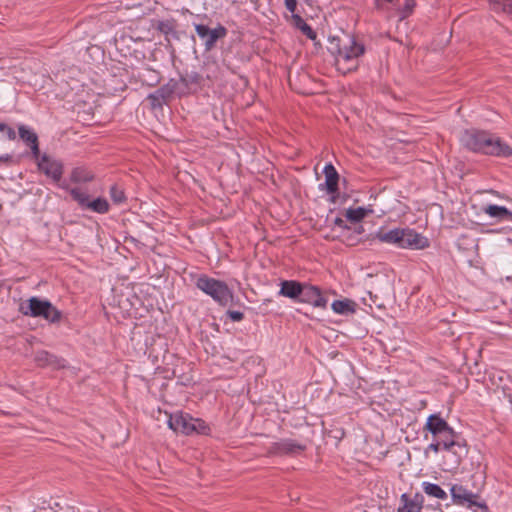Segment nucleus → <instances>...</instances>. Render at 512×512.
<instances>
[{
	"label": "nucleus",
	"instance_id": "a19ab883",
	"mask_svg": "<svg viewBox=\"0 0 512 512\" xmlns=\"http://www.w3.org/2000/svg\"><path fill=\"white\" fill-rule=\"evenodd\" d=\"M423 499H424V497H423V495H422V494H420V493H416V494L414 495V497H413V498H411V502H412V503H416V504H417V506H420V507L422 508Z\"/></svg>",
	"mask_w": 512,
	"mask_h": 512
},
{
	"label": "nucleus",
	"instance_id": "dca6fc26",
	"mask_svg": "<svg viewBox=\"0 0 512 512\" xmlns=\"http://www.w3.org/2000/svg\"><path fill=\"white\" fill-rule=\"evenodd\" d=\"M34 361L39 367H52L62 369L66 367V360L46 350H39L35 353Z\"/></svg>",
	"mask_w": 512,
	"mask_h": 512
},
{
	"label": "nucleus",
	"instance_id": "f257e3e1",
	"mask_svg": "<svg viewBox=\"0 0 512 512\" xmlns=\"http://www.w3.org/2000/svg\"><path fill=\"white\" fill-rule=\"evenodd\" d=\"M461 145L467 150L489 156L509 158L512 147L497 135L475 128L465 129L460 136Z\"/></svg>",
	"mask_w": 512,
	"mask_h": 512
},
{
	"label": "nucleus",
	"instance_id": "c85d7f7f",
	"mask_svg": "<svg viewBox=\"0 0 512 512\" xmlns=\"http://www.w3.org/2000/svg\"><path fill=\"white\" fill-rule=\"evenodd\" d=\"M416 0H401L397 7V14L400 20L408 18L414 11Z\"/></svg>",
	"mask_w": 512,
	"mask_h": 512
},
{
	"label": "nucleus",
	"instance_id": "0eeeda50",
	"mask_svg": "<svg viewBox=\"0 0 512 512\" xmlns=\"http://www.w3.org/2000/svg\"><path fill=\"white\" fill-rule=\"evenodd\" d=\"M36 161L37 169L47 178L51 179L60 188L63 184L62 176L64 173V163L60 159H56L47 153H40L39 158H33Z\"/></svg>",
	"mask_w": 512,
	"mask_h": 512
},
{
	"label": "nucleus",
	"instance_id": "f3484780",
	"mask_svg": "<svg viewBox=\"0 0 512 512\" xmlns=\"http://www.w3.org/2000/svg\"><path fill=\"white\" fill-rule=\"evenodd\" d=\"M433 437L439 434L453 433V428L449 426L447 421L440 414H431L426 421L425 427Z\"/></svg>",
	"mask_w": 512,
	"mask_h": 512
},
{
	"label": "nucleus",
	"instance_id": "de8ad7c7",
	"mask_svg": "<svg viewBox=\"0 0 512 512\" xmlns=\"http://www.w3.org/2000/svg\"><path fill=\"white\" fill-rule=\"evenodd\" d=\"M228 304H231V305H238L239 304V299L238 298H235L233 296V302H229Z\"/></svg>",
	"mask_w": 512,
	"mask_h": 512
},
{
	"label": "nucleus",
	"instance_id": "72a5a7b5",
	"mask_svg": "<svg viewBox=\"0 0 512 512\" xmlns=\"http://www.w3.org/2000/svg\"><path fill=\"white\" fill-rule=\"evenodd\" d=\"M155 93L161 98L162 101H165L166 104L172 100L174 95L165 85L160 86L157 90H155Z\"/></svg>",
	"mask_w": 512,
	"mask_h": 512
},
{
	"label": "nucleus",
	"instance_id": "7ed1b4c3",
	"mask_svg": "<svg viewBox=\"0 0 512 512\" xmlns=\"http://www.w3.org/2000/svg\"><path fill=\"white\" fill-rule=\"evenodd\" d=\"M375 239L393 244L401 249H424L429 246V240L411 228H394L389 231L379 230Z\"/></svg>",
	"mask_w": 512,
	"mask_h": 512
},
{
	"label": "nucleus",
	"instance_id": "39448f33",
	"mask_svg": "<svg viewBox=\"0 0 512 512\" xmlns=\"http://www.w3.org/2000/svg\"><path fill=\"white\" fill-rule=\"evenodd\" d=\"M194 284L220 306H227L229 302H233V292L224 281L202 273L195 277Z\"/></svg>",
	"mask_w": 512,
	"mask_h": 512
},
{
	"label": "nucleus",
	"instance_id": "b1692460",
	"mask_svg": "<svg viewBox=\"0 0 512 512\" xmlns=\"http://www.w3.org/2000/svg\"><path fill=\"white\" fill-rule=\"evenodd\" d=\"M94 175L84 167H75L70 174V181L75 184L91 182Z\"/></svg>",
	"mask_w": 512,
	"mask_h": 512
},
{
	"label": "nucleus",
	"instance_id": "bb28decb",
	"mask_svg": "<svg viewBox=\"0 0 512 512\" xmlns=\"http://www.w3.org/2000/svg\"><path fill=\"white\" fill-rule=\"evenodd\" d=\"M423 491L431 497L441 500L447 499V493L440 487V485L430 482L422 483Z\"/></svg>",
	"mask_w": 512,
	"mask_h": 512
},
{
	"label": "nucleus",
	"instance_id": "6ab92c4d",
	"mask_svg": "<svg viewBox=\"0 0 512 512\" xmlns=\"http://www.w3.org/2000/svg\"><path fill=\"white\" fill-rule=\"evenodd\" d=\"M303 283L297 280H281L278 295L297 302Z\"/></svg>",
	"mask_w": 512,
	"mask_h": 512
},
{
	"label": "nucleus",
	"instance_id": "37998d69",
	"mask_svg": "<svg viewBox=\"0 0 512 512\" xmlns=\"http://www.w3.org/2000/svg\"><path fill=\"white\" fill-rule=\"evenodd\" d=\"M5 132L7 133V137L10 140H14L16 138V133L11 127L8 126V128Z\"/></svg>",
	"mask_w": 512,
	"mask_h": 512
},
{
	"label": "nucleus",
	"instance_id": "4be33fe9",
	"mask_svg": "<svg viewBox=\"0 0 512 512\" xmlns=\"http://www.w3.org/2000/svg\"><path fill=\"white\" fill-rule=\"evenodd\" d=\"M136 77L143 85L149 87H154L161 81L160 73L152 68H144L138 72Z\"/></svg>",
	"mask_w": 512,
	"mask_h": 512
},
{
	"label": "nucleus",
	"instance_id": "09e8293b",
	"mask_svg": "<svg viewBox=\"0 0 512 512\" xmlns=\"http://www.w3.org/2000/svg\"><path fill=\"white\" fill-rule=\"evenodd\" d=\"M509 401L512 403V395H509Z\"/></svg>",
	"mask_w": 512,
	"mask_h": 512
},
{
	"label": "nucleus",
	"instance_id": "58836bf2",
	"mask_svg": "<svg viewBox=\"0 0 512 512\" xmlns=\"http://www.w3.org/2000/svg\"><path fill=\"white\" fill-rule=\"evenodd\" d=\"M286 9L293 14H297V0H284Z\"/></svg>",
	"mask_w": 512,
	"mask_h": 512
},
{
	"label": "nucleus",
	"instance_id": "7c9ffc66",
	"mask_svg": "<svg viewBox=\"0 0 512 512\" xmlns=\"http://www.w3.org/2000/svg\"><path fill=\"white\" fill-rule=\"evenodd\" d=\"M402 506H400L397 512H421V507L417 506L416 503L411 502V497L406 493L400 497Z\"/></svg>",
	"mask_w": 512,
	"mask_h": 512
},
{
	"label": "nucleus",
	"instance_id": "9d476101",
	"mask_svg": "<svg viewBox=\"0 0 512 512\" xmlns=\"http://www.w3.org/2000/svg\"><path fill=\"white\" fill-rule=\"evenodd\" d=\"M297 302L312 305L315 308L326 309L328 299L318 286L304 282Z\"/></svg>",
	"mask_w": 512,
	"mask_h": 512
},
{
	"label": "nucleus",
	"instance_id": "9b49d317",
	"mask_svg": "<svg viewBox=\"0 0 512 512\" xmlns=\"http://www.w3.org/2000/svg\"><path fill=\"white\" fill-rule=\"evenodd\" d=\"M151 28L164 35L167 45H171L172 40H180V33L177 31L178 21L174 18L152 19Z\"/></svg>",
	"mask_w": 512,
	"mask_h": 512
},
{
	"label": "nucleus",
	"instance_id": "473e14b6",
	"mask_svg": "<svg viewBox=\"0 0 512 512\" xmlns=\"http://www.w3.org/2000/svg\"><path fill=\"white\" fill-rule=\"evenodd\" d=\"M166 87H168V89L170 90V92H172L173 94H177L179 96H182L184 94H186L185 92V89L184 87L182 86L181 82H180V79L179 80H176V79H170L166 84H164Z\"/></svg>",
	"mask_w": 512,
	"mask_h": 512
},
{
	"label": "nucleus",
	"instance_id": "393cba45",
	"mask_svg": "<svg viewBox=\"0 0 512 512\" xmlns=\"http://www.w3.org/2000/svg\"><path fill=\"white\" fill-rule=\"evenodd\" d=\"M355 302L350 299L335 300L331 308L333 312L341 315H348L349 313L355 312Z\"/></svg>",
	"mask_w": 512,
	"mask_h": 512
},
{
	"label": "nucleus",
	"instance_id": "f8f14e48",
	"mask_svg": "<svg viewBox=\"0 0 512 512\" xmlns=\"http://www.w3.org/2000/svg\"><path fill=\"white\" fill-rule=\"evenodd\" d=\"M194 417L182 411L168 415L167 425L176 433L192 435Z\"/></svg>",
	"mask_w": 512,
	"mask_h": 512
},
{
	"label": "nucleus",
	"instance_id": "f03ea898",
	"mask_svg": "<svg viewBox=\"0 0 512 512\" xmlns=\"http://www.w3.org/2000/svg\"><path fill=\"white\" fill-rule=\"evenodd\" d=\"M343 37L329 36L328 37V52L335 57L336 63L342 59L345 63L351 64L343 73L356 71L358 68V58L363 56L366 52V47L363 43L358 42L356 37L352 34L342 32Z\"/></svg>",
	"mask_w": 512,
	"mask_h": 512
},
{
	"label": "nucleus",
	"instance_id": "f704fd0d",
	"mask_svg": "<svg viewBox=\"0 0 512 512\" xmlns=\"http://www.w3.org/2000/svg\"><path fill=\"white\" fill-rule=\"evenodd\" d=\"M147 100L150 102V106L154 110L162 109L166 104L165 101H162L161 98L155 93V91L147 96Z\"/></svg>",
	"mask_w": 512,
	"mask_h": 512
},
{
	"label": "nucleus",
	"instance_id": "c9c22d12",
	"mask_svg": "<svg viewBox=\"0 0 512 512\" xmlns=\"http://www.w3.org/2000/svg\"><path fill=\"white\" fill-rule=\"evenodd\" d=\"M401 0H373L374 7L377 10H383L385 5L390 4L396 11Z\"/></svg>",
	"mask_w": 512,
	"mask_h": 512
},
{
	"label": "nucleus",
	"instance_id": "c756f323",
	"mask_svg": "<svg viewBox=\"0 0 512 512\" xmlns=\"http://www.w3.org/2000/svg\"><path fill=\"white\" fill-rule=\"evenodd\" d=\"M109 195L113 203L116 205L123 204L127 200L124 189L118 184L111 185Z\"/></svg>",
	"mask_w": 512,
	"mask_h": 512
},
{
	"label": "nucleus",
	"instance_id": "2eb2a0df",
	"mask_svg": "<svg viewBox=\"0 0 512 512\" xmlns=\"http://www.w3.org/2000/svg\"><path fill=\"white\" fill-rule=\"evenodd\" d=\"M325 182L319 184V190H325L327 194H336L339 190L340 176L332 163H327L323 169Z\"/></svg>",
	"mask_w": 512,
	"mask_h": 512
},
{
	"label": "nucleus",
	"instance_id": "4c0bfd02",
	"mask_svg": "<svg viewBox=\"0 0 512 512\" xmlns=\"http://www.w3.org/2000/svg\"><path fill=\"white\" fill-rule=\"evenodd\" d=\"M441 449H442V445H441V444H440L436 439H434V440H433V442H431V443L427 446V448L425 449V451H424V455H425L426 457H428V452H429L430 450H432V451H434V452H436V453H437V452H439Z\"/></svg>",
	"mask_w": 512,
	"mask_h": 512
},
{
	"label": "nucleus",
	"instance_id": "ea45409f",
	"mask_svg": "<svg viewBox=\"0 0 512 512\" xmlns=\"http://www.w3.org/2000/svg\"><path fill=\"white\" fill-rule=\"evenodd\" d=\"M334 225L345 230H351V227L341 217L335 218Z\"/></svg>",
	"mask_w": 512,
	"mask_h": 512
},
{
	"label": "nucleus",
	"instance_id": "412c9836",
	"mask_svg": "<svg viewBox=\"0 0 512 512\" xmlns=\"http://www.w3.org/2000/svg\"><path fill=\"white\" fill-rule=\"evenodd\" d=\"M203 81V76L197 71H186L180 75V82L186 93L190 91L193 86L197 88L201 87Z\"/></svg>",
	"mask_w": 512,
	"mask_h": 512
},
{
	"label": "nucleus",
	"instance_id": "2f4dec72",
	"mask_svg": "<svg viewBox=\"0 0 512 512\" xmlns=\"http://www.w3.org/2000/svg\"><path fill=\"white\" fill-rule=\"evenodd\" d=\"M192 428V434L209 435L211 432L209 425L200 418H194Z\"/></svg>",
	"mask_w": 512,
	"mask_h": 512
},
{
	"label": "nucleus",
	"instance_id": "c03bdc74",
	"mask_svg": "<svg viewBox=\"0 0 512 512\" xmlns=\"http://www.w3.org/2000/svg\"><path fill=\"white\" fill-rule=\"evenodd\" d=\"M353 231H354V233H355V234L360 235V234L364 233V227H363L362 225H359V224H358V225H356V226L354 227V230H353Z\"/></svg>",
	"mask_w": 512,
	"mask_h": 512
},
{
	"label": "nucleus",
	"instance_id": "ddd939ff",
	"mask_svg": "<svg viewBox=\"0 0 512 512\" xmlns=\"http://www.w3.org/2000/svg\"><path fill=\"white\" fill-rule=\"evenodd\" d=\"M457 445L451 451H446L447 455L444 456V463L447 465L446 471L457 469L464 457L468 454V448L465 440L457 441Z\"/></svg>",
	"mask_w": 512,
	"mask_h": 512
},
{
	"label": "nucleus",
	"instance_id": "a18cd8bd",
	"mask_svg": "<svg viewBox=\"0 0 512 512\" xmlns=\"http://www.w3.org/2000/svg\"><path fill=\"white\" fill-rule=\"evenodd\" d=\"M329 195H330V201H331L332 203H336V202H337V199H338V197H339V192H338V193H336V194H329Z\"/></svg>",
	"mask_w": 512,
	"mask_h": 512
},
{
	"label": "nucleus",
	"instance_id": "a878e982",
	"mask_svg": "<svg viewBox=\"0 0 512 512\" xmlns=\"http://www.w3.org/2000/svg\"><path fill=\"white\" fill-rule=\"evenodd\" d=\"M433 438L442 445V450L444 451H451L457 445L456 442L459 441V436L454 430L453 433L439 434Z\"/></svg>",
	"mask_w": 512,
	"mask_h": 512
},
{
	"label": "nucleus",
	"instance_id": "6e6552de",
	"mask_svg": "<svg viewBox=\"0 0 512 512\" xmlns=\"http://www.w3.org/2000/svg\"><path fill=\"white\" fill-rule=\"evenodd\" d=\"M198 37L203 41L206 51L212 50L217 41L226 37L228 31L226 27L218 24L215 28H210L205 24H194Z\"/></svg>",
	"mask_w": 512,
	"mask_h": 512
},
{
	"label": "nucleus",
	"instance_id": "a211bd4d",
	"mask_svg": "<svg viewBox=\"0 0 512 512\" xmlns=\"http://www.w3.org/2000/svg\"><path fill=\"white\" fill-rule=\"evenodd\" d=\"M18 133L21 140L30 147L32 158H39L41 152L39 149L38 135L25 125L18 127Z\"/></svg>",
	"mask_w": 512,
	"mask_h": 512
},
{
	"label": "nucleus",
	"instance_id": "cd10ccee",
	"mask_svg": "<svg viewBox=\"0 0 512 512\" xmlns=\"http://www.w3.org/2000/svg\"><path fill=\"white\" fill-rule=\"evenodd\" d=\"M369 212H372V210H368L365 207L349 208L346 211L345 216L348 221L358 224L368 215Z\"/></svg>",
	"mask_w": 512,
	"mask_h": 512
},
{
	"label": "nucleus",
	"instance_id": "aec40b11",
	"mask_svg": "<svg viewBox=\"0 0 512 512\" xmlns=\"http://www.w3.org/2000/svg\"><path fill=\"white\" fill-rule=\"evenodd\" d=\"M482 212L499 222H512V211L507 209L505 206L487 204L482 207Z\"/></svg>",
	"mask_w": 512,
	"mask_h": 512
},
{
	"label": "nucleus",
	"instance_id": "1a4fd4ad",
	"mask_svg": "<svg viewBox=\"0 0 512 512\" xmlns=\"http://www.w3.org/2000/svg\"><path fill=\"white\" fill-rule=\"evenodd\" d=\"M306 449L307 445L305 443L291 438H284L271 443L268 452L273 456H297Z\"/></svg>",
	"mask_w": 512,
	"mask_h": 512
},
{
	"label": "nucleus",
	"instance_id": "49530a36",
	"mask_svg": "<svg viewBox=\"0 0 512 512\" xmlns=\"http://www.w3.org/2000/svg\"><path fill=\"white\" fill-rule=\"evenodd\" d=\"M8 128V125L5 123H0V131L5 132Z\"/></svg>",
	"mask_w": 512,
	"mask_h": 512
},
{
	"label": "nucleus",
	"instance_id": "79ce46f5",
	"mask_svg": "<svg viewBox=\"0 0 512 512\" xmlns=\"http://www.w3.org/2000/svg\"><path fill=\"white\" fill-rule=\"evenodd\" d=\"M0 162L9 165L12 163V156L10 154L0 155Z\"/></svg>",
	"mask_w": 512,
	"mask_h": 512
},
{
	"label": "nucleus",
	"instance_id": "20e7f679",
	"mask_svg": "<svg viewBox=\"0 0 512 512\" xmlns=\"http://www.w3.org/2000/svg\"><path fill=\"white\" fill-rule=\"evenodd\" d=\"M19 312L28 317L42 318L49 324H59L63 313L46 298L32 296L19 305Z\"/></svg>",
	"mask_w": 512,
	"mask_h": 512
},
{
	"label": "nucleus",
	"instance_id": "423d86ee",
	"mask_svg": "<svg viewBox=\"0 0 512 512\" xmlns=\"http://www.w3.org/2000/svg\"><path fill=\"white\" fill-rule=\"evenodd\" d=\"M60 188L69 192L73 201H75L82 210H89L98 214H106L110 210V204L104 197L91 199L90 195L79 187H70L68 182L60 184Z\"/></svg>",
	"mask_w": 512,
	"mask_h": 512
},
{
	"label": "nucleus",
	"instance_id": "4468645a",
	"mask_svg": "<svg viewBox=\"0 0 512 512\" xmlns=\"http://www.w3.org/2000/svg\"><path fill=\"white\" fill-rule=\"evenodd\" d=\"M451 497L454 503L458 505L467 506L469 508L473 506H483L478 504L477 495L473 492L467 490L461 485H453L450 489Z\"/></svg>",
	"mask_w": 512,
	"mask_h": 512
},
{
	"label": "nucleus",
	"instance_id": "e433bc0d",
	"mask_svg": "<svg viewBox=\"0 0 512 512\" xmlns=\"http://www.w3.org/2000/svg\"><path fill=\"white\" fill-rule=\"evenodd\" d=\"M226 315L233 322H240L244 319V313L237 310H227Z\"/></svg>",
	"mask_w": 512,
	"mask_h": 512
},
{
	"label": "nucleus",
	"instance_id": "5701e85b",
	"mask_svg": "<svg viewBox=\"0 0 512 512\" xmlns=\"http://www.w3.org/2000/svg\"><path fill=\"white\" fill-rule=\"evenodd\" d=\"M292 21L294 26L299 29L308 39L315 41L317 33L308 25L300 14H293Z\"/></svg>",
	"mask_w": 512,
	"mask_h": 512
}]
</instances>
